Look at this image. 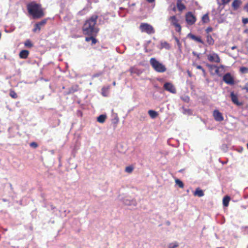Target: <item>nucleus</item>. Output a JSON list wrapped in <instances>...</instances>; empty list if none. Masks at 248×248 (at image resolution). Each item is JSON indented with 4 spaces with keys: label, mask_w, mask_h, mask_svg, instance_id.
Returning a JSON list of instances; mask_svg holds the SVG:
<instances>
[{
    "label": "nucleus",
    "mask_w": 248,
    "mask_h": 248,
    "mask_svg": "<svg viewBox=\"0 0 248 248\" xmlns=\"http://www.w3.org/2000/svg\"><path fill=\"white\" fill-rule=\"evenodd\" d=\"M98 18L97 15L92 16L87 20L82 27V31L84 35L95 36L99 31L98 28L95 27Z\"/></svg>",
    "instance_id": "1"
},
{
    "label": "nucleus",
    "mask_w": 248,
    "mask_h": 248,
    "mask_svg": "<svg viewBox=\"0 0 248 248\" xmlns=\"http://www.w3.org/2000/svg\"><path fill=\"white\" fill-rule=\"evenodd\" d=\"M27 10L30 15L33 18H40L44 16L41 5L34 1L31 2L27 5Z\"/></svg>",
    "instance_id": "2"
},
{
    "label": "nucleus",
    "mask_w": 248,
    "mask_h": 248,
    "mask_svg": "<svg viewBox=\"0 0 248 248\" xmlns=\"http://www.w3.org/2000/svg\"><path fill=\"white\" fill-rule=\"evenodd\" d=\"M150 63L153 68L157 72L164 73L167 70L165 66L155 58H151Z\"/></svg>",
    "instance_id": "3"
},
{
    "label": "nucleus",
    "mask_w": 248,
    "mask_h": 248,
    "mask_svg": "<svg viewBox=\"0 0 248 248\" xmlns=\"http://www.w3.org/2000/svg\"><path fill=\"white\" fill-rule=\"evenodd\" d=\"M139 28L142 32H145L148 34H154L155 32L154 27L147 23H141Z\"/></svg>",
    "instance_id": "4"
},
{
    "label": "nucleus",
    "mask_w": 248,
    "mask_h": 248,
    "mask_svg": "<svg viewBox=\"0 0 248 248\" xmlns=\"http://www.w3.org/2000/svg\"><path fill=\"white\" fill-rule=\"evenodd\" d=\"M171 25L175 28V31L178 32L181 31V26L179 23V20L175 16H171L169 18Z\"/></svg>",
    "instance_id": "5"
},
{
    "label": "nucleus",
    "mask_w": 248,
    "mask_h": 248,
    "mask_svg": "<svg viewBox=\"0 0 248 248\" xmlns=\"http://www.w3.org/2000/svg\"><path fill=\"white\" fill-rule=\"evenodd\" d=\"M207 60L212 62L219 63L220 59L219 55L215 53L212 52L207 55Z\"/></svg>",
    "instance_id": "6"
},
{
    "label": "nucleus",
    "mask_w": 248,
    "mask_h": 248,
    "mask_svg": "<svg viewBox=\"0 0 248 248\" xmlns=\"http://www.w3.org/2000/svg\"><path fill=\"white\" fill-rule=\"evenodd\" d=\"M186 20L188 25H192L195 23L196 21V17L194 16L192 12H188L186 15Z\"/></svg>",
    "instance_id": "7"
},
{
    "label": "nucleus",
    "mask_w": 248,
    "mask_h": 248,
    "mask_svg": "<svg viewBox=\"0 0 248 248\" xmlns=\"http://www.w3.org/2000/svg\"><path fill=\"white\" fill-rule=\"evenodd\" d=\"M223 80L227 84L233 85L234 84V80L233 77L229 73L225 74L223 77Z\"/></svg>",
    "instance_id": "8"
},
{
    "label": "nucleus",
    "mask_w": 248,
    "mask_h": 248,
    "mask_svg": "<svg viewBox=\"0 0 248 248\" xmlns=\"http://www.w3.org/2000/svg\"><path fill=\"white\" fill-rule=\"evenodd\" d=\"M164 89L171 93H176V90L174 86L170 82H166L163 85Z\"/></svg>",
    "instance_id": "9"
},
{
    "label": "nucleus",
    "mask_w": 248,
    "mask_h": 248,
    "mask_svg": "<svg viewBox=\"0 0 248 248\" xmlns=\"http://www.w3.org/2000/svg\"><path fill=\"white\" fill-rule=\"evenodd\" d=\"M46 21L47 19H44L40 22L36 23L34 25V28L32 30V31L33 32H39L41 30V27L44 26L46 24Z\"/></svg>",
    "instance_id": "10"
},
{
    "label": "nucleus",
    "mask_w": 248,
    "mask_h": 248,
    "mask_svg": "<svg viewBox=\"0 0 248 248\" xmlns=\"http://www.w3.org/2000/svg\"><path fill=\"white\" fill-rule=\"evenodd\" d=\"M213 115L216 121L221 122L224 120V118L222 113L220 112L218 110H215L213 111Z\"/></svg>",
    "instance_id": "11"
},
{
    "label": "nucleus",
    "mask_w": 248,
    "mask_h": 248,
    "mask_svg": "<svg viewBox=\"0 0 248 248\" xmlns=\"http://www.w3.org/2000/svg\"><path fill=\"white\" fill-rule=\"evenodd\" d=\"M231 98L232 102L238 106L242 105V103L238 101V96L236 94H235L233 92L231 93Z\"/></svg>",
    "instance_id": "12"
},
{
    "label": "nucleus",
    "mask_w": 248,
    "mask_h": 248,
    "mask_svg": "<svg viewBox=\"0 0 248 248\" xmlns=\"http://www.w3.org/2000/svg\"><path fill=\"white\" fill-rule=\"evenodd\" d=\"M241 0H234L232 4V6L233 10H237L242 4Z\"/></svg>",
    "instance_id": "13"
},
{
    "label": "nucleus",
    "mask_w": 248,
    "mask_h": 248,
    "mask_svg": "<svg viewBox=\"0 0 248 248\" xmlns=\"http://www.w3.org/2000/svg\"><path fill=\"white\" fill-rule=\"evenodd\" d=\"M176 5L178 10L181 12L186 8V6L183 3L182 0H177Z\"/></svg>",
    "instance_id": "14"
},
{
    "label": "nucleus",
    "mask_w": 248,
    "mask_h": 248,
    "mask_svg": "<svg viewBox=\"0 0 248 248\" xmlns=\"http://www.w3.org/2000/svg\"><path fill=\"white\" fill-rule=\"evenodd\" d=\"M188 36L192 40H195L202 44H204L203 41L202 40L200 37L196 36L191 33L188 34Z\"/></svg>",
    "instance_id": "15"
},
{
    "label": "nucleus",
    "mask_w": 248,
    "mask_h": 248,
    "mask_svg": "<svg viewBox=\"0 0 248 248\" xmlns=\"http://www.w3.org/2000/svg\"><path fill=\"white\" fill-rule=\"evenodd\" d=\"M29 55V51L27 50H21L19 54L21 59H27Z\"/></svg>",
    "instance_id": "16"
},
{
    "label": "nucleus",
    "mask_w": 248,
    "mask_h": 248,
    "mask_svg": "<svg viewBox=\"0 0 248 248\" xmlns=\"http://www.w3.org/2000/svg\"><path fill=\"white\" fill-rule=\"evenodd\" d=\"M193 195L195 196H198L201 197L204 196V194L202 190L199 187L196 189L195 191L193 193Z\"/></svg>",
    "instance_id": "17"
},
{
    "label": "nucleus",
    "mask_w": 248,
    "mask_h": 248,
    "mask_svg": "<svg viewBox=\"0 0 248 248\" xmlns=\"http://www.w3.org/2000/svg\"><path fill=\"white\" fill-rule=\"evenodd\" d=\"M206 42L209 46H213L215 43L214 39L210 34H207L206 36Z\"/></svg>",
    "instance_id": "18"
},
{
    "label": "nucleus",
    "mask_w": 248,
    "mask_h": 248,
    "mask_svg": "<svg viewBox=\"0 0 248 248\" xmlns=\"http://www.w3.org/2000/svg\"><path fill=\"white\" fill-rule=\"evenodd\" d=\"M202 21L203 24L207 23L209 22L210 18L208 13H206V14L202 16Z\"/></svg>",
    "instance_id": "19"
},
{
    "label": "nucleus",
    "mask_w": 248,
    "mask_h": 248,
    "mask_svg": "<svg viewBox=\"0 0 248 248\" xmlns=\"http://www.w3.org/2000/svg\"><path fill=\"white\" fill-rule=\"evenodd\" d=\"M222 69V70L224 69V66L222 65H221L220 66H216V67L215 68L214 72L212 73V75H217L219 76H221V74L219 73V69Z\"/></svg>",
    "instance_id": "20"
},
{
    "label": "nucleus",
    "mask_w": 248,
    "mask_h": 248,
    "mask_svg": "<svg viewBox=\"0 0 248 248\" xmlns=\"http://www.w3.org/2000/svg\"><path fill=\"white\" fill-rule=\"evenodd\" d=\"M92 41V45L96 44L97 42V40L93 37V36H90V37H87L85 38V41L86 42H89Z\"/></svg>",
    "instance_id": "21"
},
{
    "label": "nucleus",
    "mask_w": 248,
    "mask_h": 248,
    "mask_svg": "<svg viewBox=\"0 0 248 248\" xmlns=\"http://www.w3.org/2000/svg\"><path fill=\"white\" fill-rule=\"evenodd\" d=\"M106 118L107 116L106 115H100L97 117V121L100 123H104Z\"/></svg>",
    "instance_id": "22"
},
{
    "label": "nucleus",
    "mask_w": 248,
    "mask_h": 248,
    "mask_svg": "<svg viewBox=\"0 0 248 248\" xmlns=\"http://www.w3.org/2000/svg\"><path fill=\"white\" fill-rule=\"evenodd\" d=\"M230 201V197H229L228 196L224 197L223 199V205L225 207H227L229 205Z\"/></svg>",
    "instance_id": "23"
},
{
    "label": "nucleus",
    "mask_w": 248,
    "mask_h": 248,
    "mask_svg": "<svg viewBox=\"0 0 248 248\" xmlns=\"http://www.w3.org/2000/svg\"><path fill=\"white\" fill-rule=\"evenodd\" d=\"M148 114L152 119L156 118L158 115L157 112L153 110H149L148 111Z\"/></svg>",
    "instance_id": "24"
},
{
    "label": "nucleus",
    "mask_w": 248,
    "mask_h": 248,
    "mask_svg": "<svg viewBox=\"0 0 248 248\" xmlns=\"http://www.w3.org/2000/svg\"><path fill=\"white\" fill-rule=\"evenodd\" d=\"M161 48H165L167 49H169L170 47V45L166 41L161 42Z\"/></svg>",
    "instance_id": "25"
},
{
    "label": "nucleus",
    "mask_w": 248,
    "mask_h": 248,
    "mask_svg": "<svg viewBox=\"0 0 248 248\" xmlns=\"http://www.w3.org/2000/svg\"><path fill=\"white\" fill-rule=\"evenodd\" d=\"M9 95L14 99H16L18 97V95L16 92L14 90H11L9 93Z\"/></svg>",
    "instance_id": "26"
},
{
    "label": "nucleus",
    "mask_w": 248,
    "mask_h": 248,
    "mask_svg": "<svg viewBox=\"0 0 248 248\" xmlns=\"http://www.w3.org/2000/svg\"><path fill=\"white\" fill-rule=\"evenodd\" d=\"M25 46L28 48H31L33 46V44L29 39L27 40L24 43Z\"/></svg>",
    "instance_id": "27"
},
{
    "label": "nucleus",
    "mask_w": 248,
    "mask_h": 248,
    "mask_svg": "<svg viewBox=\"0 0 248 248\" xmlns=\"http://www.w3.org/2000/svg\"><path fill=\"white\" fill-rule=\"evenodd\" d=\"M175 182L176 185H177L179 187L182 188H184V185L182 181H181V180H180L178 179H176L175 180Z\"/></svg>",
    "instance_id": "28"
},
{
    "label": "nucleus",
    "mask_w": 248,
    "mask_h": 248,
    "mask_svg": "<svg viewBox=\"0 0 248 248\" xmlns=\"http://www.w3.org/2000/svg\"><path fill=\"white\" fill-rule=\"evenodd\" d=\"M134 170L133 166H129L125 168V171L128 173H131Z\"/></svg>",
    "instance_id": "29"
},
{
    "label": "nucleus",
    "mask_w": 248,
    "mask_h": 248,
    "mask_svg": "<svg viewBox=\"0 0 248 248\" xmlns=\"http://www.w3.org/2000/svg\"><path fill=\"white\" fill-rule=\"evenodd\" d=\"M178 246H179V244H178V242H175L173 243H170L168 245V248H176L178 247Z\"/></svg>",
    "instance_id": "30"
},
{
    "label": "nucleus",
    "mask_w": 248,
    "mask_h": 248,
    "mask_svg": "<svg viewBox=\"0 0 248 248\" xmlns=\"http://www.w3.org/2000/svg\"><path fill=\"white\" fill-rule=\"evenodd\" d=\"M207 67L209 68L211 73L212 74L213 70L215 71L216 65L208 64H207Z\"/></svg>",
    "instance_id": "31"
},
{
    "label": "nucleus",
    "mask_w": 248,
    "mask_h": 248,
    "mask_svg": "<svg viewBox=\"0 0 248 248\" xmlns=\"http://www.w3.org/2000/svg\"><path fill=\"white\" fill-rule=\"evenodd\" d=\"M109 86H108L107 87H103L102 89V94L104 95V96H107V92L108 91V90H109Z\"/></svg>",
    "instance_id": "32"
},
{
    "label": "nucleus",
    "mask_w": 248,
    "mask_h": 248,
    "mask_svg": "<svg viewBox=\"0 0 248 248\" xmlns=\"http://www.w3.org/2000/svg\"><path fill=\"white\" fill-rule=\"evenodd\" d=\"M240 71L242 73H248V68L246 67H241L240 69Z\"/></svg>",
    "instance_id": "33"
},
{
    "label": "nucleus",
    "mask_w": 248,
    "mask_h": 248,
    "mask_svg": "<svg viewBox=\"0 0 248 248\" xmlns=\"http://www.w3.org/2000/svg\"><path fill=\"white\" fill-rule=\"evenodd\" d=\"M213 28L211 27H208L207 28V29L205 30V31L207 34H210L209 33L210 32H212L213 31Z\"/></svg>",
    "instance_id": "34"
},
{
    "label": "nucleus",
    "mask_w": 248,
    "mask_h": 248,
    "mask_svg": "<svg viewBox=\"0 0 248 248\" xmlns=\"http://www.w3.org/2000/svg\"><path fill=\"white\" fill-rule=\"evenodd\" d=\"M30 146L32 147L36 148L38 147V144L35 142H32L30 143Z\"/></svg>",
    "instance_id": "35"
},
{
    "label": "nucleus",
    "mask_w": 248,
    "mask_h": 248,
    "mask_svg": "<svg viewBox=\"0 0 248 248\" xmlns=\"http://www.w3.org/2000/svg\"><path fill=\"white\" fill-rule=\"evenodd\" d=\"M77 89H74L73 87H71L69 89V93H73L76 91H77Z\"/></svg>",
    "instance_id": "36"
},
{
    "label": "nucleus",
    "mask_w": 248,
    "mask_h": 248,
    "mask_svg": "<svg viewBox=\"0 0 248 248\" xmlns=\"http://www.w3.org/2000/svg\"><path fill=\"white\" fill-rule=\"evenodd\" d=\"M231 0H221L222 4L226 5L228 4Z\"/></svg>",
    "instance_id": "37"
},
{
    "label": "nucleus",
    "mask_w": 248,
    "mask_h": 248,
    "mask_svg": "<svg viewBox=\"0 0 248 248\" xmlns=\"http://www.w3.org/2000/svg\"><path fill=\"white\" fill-rule=\"evenodd\" d=\"M242 22L244 24H246L248 23V18H242Z\"/></svg>",
    "instance_id": "38"
},
{
    "label": "nucleus",
    "mask_w": 248,
    "mask_h": 248,
    "mask_svg": "<svg viewBox=\"0 0 248 248\" xmlns=\"http://www.w3.org/2000/svg\"><path fill=\"white\" fill-rule=\"evenodd\" d=\"M175 41H176L177 45H178L179 46H181V43H180V42L179 40L177 37H175Z\"/></svg>",
    "instance_id": "39"
},
{
    "label": "nucleus",
    "mask_w": 248,
    "mask_h": 248,
    "mask_svg": "<svg viewBox=\"0 0 248 248\" xmlns=\"http://www.w3.org/2000/svg\"><path fill=\"white\" fill-rule=\"evenodd\" d=\"M196 68H197V69H200V70H202L203 69V68H202V66L200 65H197L196 66Z\"/></svg>",
    "instance_id": "40"
},
{
    "label": "nucleus",
    "mask_w": 248,
    "mask_h": 248,
    "mask_svg": "<svg viewBox=\"0 0 248 248\" xmlns=\"http://www.w3.org/2000/svg\"><path fill=\"white\" fill-rule=\"evenodd\" d=\"M244 9L246 10L247 12H248V3L245 6Z\"/></svg>",
    "instance_id": "41"
},
{
    "label": "nucleus",
    "mask_w": 248,
    "mask_h": 248,
    "mask_svg": "<svg viewBox=\"0 0 248 248\" xmlns=\"http://www.w3.org/2000/svg\"><path fill=\"white\" fill-rule=\"evenodd\" d=\"M202 71V73H203V75L205 76V75H206L205 70L204 69H203Z\"/></svg>",
    "instance_id": "42"
},
{
    "label": "nucleus",
    "mask_w": 248,
    "mask_h": 248,
    "mask_svg": "<svg viewBox=\"0 0 248 248\" xmlns=\"http://www.w3.org/2000/svg\"><path fill=\"white\" fill-rule=\"evenodd\" d=\"M148 2H149V3H152V2H153L155 0H146Z\"/></svg>",
    "instance_id": "43"
},
{
    "label": "nucleus",
    "mask_w": 248,
    "mask_h": 248,
    "mask_svg": "<svg viewBox=\"0 0 248 248\" xmlns=\"http://www.w3.org/2000/svg\"><path fill=\"white\" fill-rule=\"evenodd\" d=\"M236 47H236V46H232V47L231 49H232V50H233V49H234L236 48Z\"/></svg>",
    "instance_id": "44"
},
{
    "label": "nucleus",
    "mask_w": 248,
    "mask_h": 248,
    "mask_svg": "<svg viewBox=\"0 0 248 248\" xmlns=\"http://www.w3.org/2000/svg\"><path fill=\"white\" fill-rule=\"evenodd\" d=\"M113 85L114 86H115V85H116V82H115V81H114V82H113Z\"/></svg>",
    "instance_id": "45"
},
{
    "label": "nucleus",
    "mask_w": 248,
    "mask_h": 248,
    "mask_svg": "<svg viewBox=\"0 0 248 248\" xmlns=\"http://www.w3.org/2000/svg\"><path fill=\"white\" fill-rule=\"evenodd\" d=\"M173 10L174 11H176V9H175V7H174V8H173Z\"/></svg>",
    "instance_id": "46"
},
{
    "label": "nucleus",
    "mask_w": 248,
    "mask_h": 248,
    "mask_svg": "<svg viewBox=\"0 0 248 248\" xmlns=\"http://www.w3.org/2000/svg\"><path fill=\"white\" fill-rule=\"evenodd\" d=\"M130 72H131V73H132V72H133V71H132V68H131V69H130Z\"/></svg>",
    "instance_id": "47"
}]
</instances>
